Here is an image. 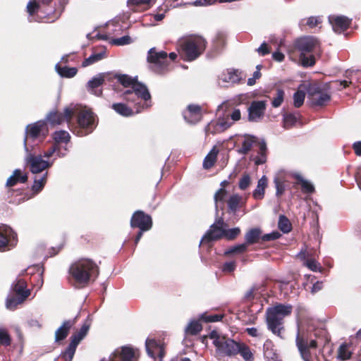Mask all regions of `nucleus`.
Instances as JSON below:
<instances>
[{"mask_svg": "<svg viewBox=\"0 0 361 361\" xmlns=\"http://www.w3.org/2000/svg\"><path fill=\"white\" fill-rule=\"evenodd\" d=\"M117 78L126 88L123 92V99L135 104V113L150 106L151 95L146 85L128 75H121Z\"/></svg>", "mask_w": 361, "mask_h": 361, "instance_id": "nucleus-1", "label": "nucleus"}, {"mask_svg": "<svg viewBox=\"0 0 361 361\" xmlns=\"http://www.w3.org/2000/svg\"><path fill=\"white\" fill-rule=\"evenodd\" d=\"M69 271L77 283L86 285L92 278L97 277L99 267L92 259L82 258L72 264Z\"/></svg>", "mask_w": 361, "mask_h": 361, "instance_id": "nucleus-2", "label": "nucleus"}, {"mask_svg": "<svg viewBox=\"0 0 361 361\" xmlns=\"http://www.w3.org/2000/svg\"><path fill=\"white\" fill-rule=\"evenodd\" d=\"M295 47L300 52V61L302 66L314 65V54L320 51L319 42L317 38L312 36L300 37L295 42Z\"/></svg>", "mask_w": 361, "mask_h": 361, "instance_id": "nucleus-3", "label": "nucleus"}, {"mask_svg": "<svg viewBox=\"0 0 361 361\" xmlns=\"http://www.w3.org/2000/svg\"><path fill=\"white\" fill-rule=\"evenodd\" d=\"M291 305L277 304L269 307L266 312V320L269 330L273 334L281 335L283 318L292 312Z\"/></svg>", "mask_w": 361, "mask_h": 361, "instance_id": "nucleus-4", "label": "nucleus"}, {"mask_svg": "<svg viewBox=\"0 0 361 361\" xmlns=\"http://www.w3.org/2000/svg\"><path fill=\"white\" fill-rule=\"evenodd\" d=\"M180 46L184 59L191 61L202 54L206 47V41L200 36H193L180 42Z\"/></svg>", "mask_w": 361, "mask_h": 361, "instance_id": "nucleus-5", "label": "nucleus"}, {"mask_svg": "<svg viewBox=\"0 0 361 361\" xmlns=\"http://www.w3.org/2000/svg\"><path fill=\"white\" fill-rule=\"evenodd\" d=\"M11 290L16 296L8 295L6 300V307L8 310H13L29 297L30 290L27 288V283L22 279H17L12 283Z\"/></svg>", "mask_w": 361, "mask_h": 361, "instance_id": "nucleus-6", "label": "nucleus"}, {"mask_svg": "<svg viewBox=\"0 0 361 361\" xmlns=\"http://www.w3.org/2000/svg\"><path fill=\"white\" fill-rule=\"evenodd\" d=\"M210 338L213 340V344L216 348V353L219 356H233L238 354L240 343L221 336L214 331L211 332Z\"/></svg>", "mask_w": 361, "mask_h": 361, "instance_id": "nucleus-7", "label": "nucleus"}, {"mask_svg": "<svg viewBox=\"0 0 361 361\" xmlns=\"http://www.w3.org/2000/svg\"><path fill=\"white\" fill-rule=\"evenodd\" d=\"M241 118L240 109L234 108L228 110L224 118H219L215 122L209 123L206 127V132L208 133H217L223 132L230 128L233 123L238 121Z\"/></svg>", "mask_w": 361, "mask_h": 361, "instance_id": "nucleus-8", "label": "nucleus"}, {"mask_svg": "<svg viewBox=\"0 0 361 361\" xmlns=\"http://www.w3.org/2000/svg\"><path fill=\"white\" fill-rule=\"evenodd\" d=\"M77 107L74 115H78V123L81 128L80 132L78 134L80 136L85 135L92 130L94 124V116L93 113L86 107H81L78 105H72Z\"/></svg>", "mask_w": 361, "mask_h": 361, "instance_id": "nucleus-9", "label": "nucleus"}, {"mask_svg": "<svg viewBox=\"0 0 361 361\" xmlns=\"http://www.w3.org/2000/svg\"><path fill=\"white\" fill-rule=\"evenodd\" d=\"M224 219L220 217L217 219L215 222L210 226L209 230L203 235L200 241V244L209 243L212 240H216L224 238Z\"/></svg>", "mask_w": 361, "mask_h": 361, "instance_id": "nucleus-10", "label": "nucleus"}, {"mask_svg": "<svg viewBox=\"0 0 361 361\" xmlns=\"http://www.w3.org/2000/svg\"><path fill=\"white\" fill-rule=\"evenodd\" d=\"M76 108L70 105L64 109L63 113L58 111L50 112L47 116V120L53 126L60 125L65 121L69 123L74 116Z\"/></svg>", "mask_w": 361, "mask_h": 361, "instance_id": "nucleus-11", "label": "nucleus"}, {"mask_svg": "<svg viewBox=\"0 0 361 361\" xmlns=\"http://www.w3.org/2000/svg\"><path fill=\"white\" fill-rule=\"evenodd\" d=\"M147 61L160 71H164L169 65L167 53L164 51H158L155 47L148 51Z\"/></svg>", "mask_w": 361, "mask_h": 361, "instance_id": "nucleus-12", "label": "nucleus"}, {"mask_svg": "<svg viewBox=\"0 0 361 361\" xmlns=\"http://www.w3.org/2000/svg\"><path fill=\"white\" fill-rule=\"evenodd\" d=\"M130 226L133 228H139L142 231H148L152 226V218L142 211H137L131 218Z\"/></svg>", "mask_w": 361, "mask_h": 361, "instance_id": "nucleus-13", "label": "nucleus"}, {"mask_svg": "<svg viewBox=\"0 0 361 361\" xmlns=\"http://www.w3.org/2000/svg\"><path fill=\"white\" fill-rule=\"evenodd\" d=\"M27 164L30 166V170L32 173H38L51 166L47 160L42 159V156L29 154L26 157Z\"/></svg>", "mask_w": 361, "mask_h": 361, "instance_id": "nucleus-14", "label": "nucleus"}, {"mask_svg": "<svg viewBox=\"0 0 361 361\" xmlns=\"http://www.w3.org/2000/svg\"><path fill=\"white\" fill-rule=\"evenodd\" d=\"M44 130H47L46 124L44 121H37L27 127L26 135L24 140V145L26 151H28L27 143L30 140H34L37 138Z\"/></svg>", "mask_w": 361, "mask_h": 361, "instance_id": "nucleus-15", "label": "nucleus"}, {"mask_svg": "<svg viewBox=\"0 0 361 361\" xmlns=\"http://www.w3.org/2000/svg\"><path fill=\"white\" fill-rule=\"evenodd\" d=\"M266 101H254L248 109V119L252 122L261 120L266 110Z\"/></svg>", "mask_w": 361, "mask_h": 361, "instance_id": "nucleus-16", "label": "nucleus"}, {"mask_svg": "<svg viewBox=\"0 0 361 361\" xmlns=\"http://www.w3.org/2000/svg\"><path fill=\"white\" fill-rule=\"evenodd\" d=\"M184 119L189 123H196L202 119L201 106L197 104H190L183 112Z\"/></svg>", "mask_w": 361, "mask_h": 361, "instance_id": "nucleus-17", "label": "nucleus"}, {"mask_svg": "<svg viewBox=\"0 0 361 361\" xmlns=\"http://www.w3.org/2000/svg\"><path fill=\"white\" fill-rule=\"evenodd\" d=\"M329 21L332 25L335 32L341 33L348 29L350 24V20L343 16H331Z\"/></svg>", "mask_w": 361, "mask_h": 361, "instance_id": "nucleus-18", "label": "nucleus"}, {"mask_svg": "<svg viewBox=\"0 0 361 361\" xmlns=\"http://www.w3.org/2000/svg\"><path fill=\"white\" fill-rule=\"evenodd\" d=\"M107 73H101L94 76L87 83V91L97 96L102 95V91L97 88L103 85Z\"/></svg>", "mask_w": 361, "mask_h": 361, "instance_id": "nucleus-19", "label": "nucleus"}, {"mask_svg": "<svg viewBox=\"0 0 361 361\" xmlns=\"http://www.w3.org/2000/svg\"><path fill=\"white\" fill-rule=\"evenodd\" d=\"M218 78L224 83L235 84L242 79V73L235 69H226L219 75Z\"/></svg>", "mask_w": 361, "mask_h": 361, "instance_id": "nucleus-20", "label": "nucleus"}, {"mask_svg": "<svg viewBox=\"0 0 361 361\" xmlns=\"http://www.w3.org/2000/svg\"><path fill=\"white\" fill-rule=\"evenodd\" d=\"M145 346L149 356L152 358H155L157 355L159 358V361H162L161 359L164 355V350L162 345L157 343V342L154 339H147Z\"/></svg>", "mask_w": 361, "mask_h": 361, "instance_id": "nucleus-21", "label": "nucleus"}, {"mask_svg": "<svg viewBox=\"0 0 361 361\" xmlns=\"http://www.w3.org/2000/svg\"><path fill=\"white\" fill-rule=\"evenodd\" d=\"M296 344L300 351L301 357L305 361H310V348H316L317 342L314 340H312L309 343L301 339L299 336L296 338Z\"/></svg>", "mask_w": 361, "mask_h": 361, "instance_id": "nucleus-22", "label": "nucleus"}, {"mask_svg": "<svg viewBox=\"0 0 361 361\" xmlns=\"http://www.w3.org/2000/svg\"><path fill=\"white\" fill-rule=\"evenodd\" d=\"M75 324V319L64 321L55 332V341L59 342L64 340Z\"/></svg>", "mask_w": 361, "mask_h": 361, "instance_id": "nucleus-23", "label": "nucleus"}, {"mask_svg": "<svg viewBox=\"0 0 361 361\" xmlns=\"http://www.w3.org/2000/svg\"><path fill=\"white\" fill-rule=\"evenodd\" d=\"M157 0H128V6L134 11H146L151 8Z\"/></svg>", "mask_w": 361, "mask_h": 361, "instance_id": "nucleus-24", "label": "nucleus"}, {"mask_svg": "<svg viewBox=\"0 0 361 361\" xmlns=\"http://www.w3.org/2000/svg\"><path fill=\"white\" fill-rule=\"evenodd\" d=\"M262 230L259 228H251L245 235V243H247V246L257 243L262 240Z\"/></svg>", "mask_w": 361, "mask_h": 361, "instance_id": "nucleus-25", "label": "nucleus"}, {"mask_svg": "<svg viewBox=\"0 0 361 361\" xmlns=\"http://www.w3.org/2000/svg\"><path fill=\"white\" fill-rule=\"evenodd\" d=\"M264 356L267 361H279V355L274 349V345L269 340H267L264 343Z\"/></svg>", "mask_w": 361, "mask_h": 361, "instance_id": "nucleus-26", "label": "nucleus"}, {"mask_svg": "<svg viewBox=\"0 0 361 361\" xmlns=\"http://www.w3.org/2000/svg\"><path fill=\"white\" fill-rule=\"evenodd\" d=\"M267 183V178L265 176H262L258 180L257 188L252 192V196L255 200H262L264 198Z\"/></svg>", "mask_w": 361, "mask_h": 361, "instance_id": "nucleus-27", "label": "nucleus"}, {"mask_svg": "<svg viewBox=\"0 0 361 361\" xmlns=\"http://www.w3.org/2000/svg\"><path fill=\"white\" fill-rule=\"evenodd\" d=\"M27 180L26 173H23L20 169H16L13 174L8 178L6 186L11 187L15 185L18 182L25 183Z\"/></svg>", "mask_w": 361, "mask_h": 361, "instance_id": "nucleus-28", "label": "nucleus"}, {"mask_svg": "<svg viewBox=\"0 0 361 361\" xmlns=\"http://www.w3.org/2000/svg\"><path fill=\"white\" fill-rule=\"evenodd\" d=\"M298 257L304 262V265L310 270L313 271L318 270L319 264L314 259H307L309 253L306 250H301V251L298 254Z\"/></svg>", "mask_w": 361, "mask_h": 361, "instance_id": "nucleus-29", "label": "nucleus"}, {"mask_svg": "<svg viewBox=\"0 0 361 361\" xmlns=\"http://www.w3.org/2000/svg\"><path fill=\"white\" fill-rule=\"evenodd\" d=\"M218 153V149L216 147H214L204 159V169H209L214 166V163L216 162Z\"/></svg>", "mask_w": 361, "mask_h": 361, "instance_id": "nucleus-30", "label": "nucleus"}, {"mask_svg": "<svg viewBox=\"0 0 361 361\" xmlns=\"http://www.w3.org/2000/svg\"><path fill=\"white\" fill-rule=\"evenodd\" d=\"M330 100V96L326 92H314L312 94V103L316 106H323Z\"/></svg>", "mask_w": 361, "mask_h": 361, "instance_id": "nucleus-31", "label": "nucleus"}, {"mask_svg": "<svg viewBox=\"0 0 361 361\" xmlns=\"http://www.w3.org/2000/svg\"><path fill=\"white\" fill-rule=\"evenodd\" d=\"M53 139L54 140L55 145L59 147L60 145L67 144L71 139V136L67 131L59 130L56 131L53 135Z\"/></svg>", "mask_w": 361, "mask_h": 361, "instance_id": "nucleus-32", "label": "nucleus"}, {"mask_svg": "<svg viewBox=\"0 0 361 361\" xmlns=\"http://www.w3.org/2000/svg\"><path fill=\"white\" fill-rule=\"evenodd\" d=\"M90 323L86 322L85 323L82 327L80 329V330L72 335L71 337V341L76 342L77 344H79V343L85 338V336L87 335L89 329H90Z\"/></svg>", "mask_w": 361, "mask_h": 361, "instance_id": "nucleus-33", "label": "nucleus"}, {"mask_svg": "<svg viewBox=\"0 0 361 361\" xmlns=\"http://www.w3.org/2000/svg\"><path fill=\"white\" fill-rule=\"evenodd\" d=\"M55 68L59 75L64 78H73L77 74L78 72V69L76 68H69L67 66L61 67L59 64L56 65Z\"/></svg>", "mask_w": 361, "mask_h": 361, "instance_id": "nucleus-34", "label": "nucleus"}, {"mask_svg": "<svg viewBox=\"0 0 361 361\" xmlns=\"http://www.w3.org/2000/svg\"><path fill=\"white\" fill-rule=\"evenodd\" d=\"M293 177L296 178L301 185L302 190L304 192L312 193L314 192V185L308 180L304 179L301 175L295 173L293 175Z\"/></svg>", "mask_w": 361, "mask_h": 361, "instance_id": "nucleus-35", "label": "nucleus"}, {"mask_svg": "<svg viewBox=\"0 0 361 361\" xmlns=\"http://www.w3.org/2000/svg\"><path fill=\"white\" fill-rule=\"evenodd\" d=\"M242 201V197L238 194L231 195L227 201L228 208L230 212L235 213Z\"/></svg>", "mask_w": 361, "mask_h": 361, "instance_id": "nucleus-36", "label": "nucleus"}, {"mask_svg": "<svg viewBox=\"0 0 361 361\" xmlns=\"http://www.w3.org/2000/svg\"><path fill=\"white\" fill-rule=\"evenodd\" d=\"M227 195V191L221 188L219 190L216 191V192L214 195V201H215V207H216V212H218V208L219 207H221V209L223 208L224 202Z\"/></svg>", "mask_w": 361, "mask_h": 361, "instance_id": "nucleus-37", "label": "nucleus"}, {"mask_svg": "<svg viewBox=\"0 0 361 361\" xmlns=\"http://www.w3.org/2000/svg\"><path fill=\"white\" fill-rule=\"evenodd\" d=\"M112 108L120 115L123 116H130L133 115L134 111L125 104L117 103L112 105Z\"/></svg>", "mask_w": 361, "mask_h": 361, "instance_id": "nucleus-38", "label": "nucleus"}, {"mask_svg": "<svg viewBox=\"0 0 361 361\" xmlns=\"http://www.w3.org/2000/svg\"><path fill=\"white\" fill-rule=\"evenodd\" d=\"M78 345L76 342L71 341L66 350L61 354V357L65 361H72Z\"/></svg>", "mask_w": 361, "mask_h": 361, "instance_id": "nucleus-39", "label": "nucleus"}, {"mask_svg": "<svg viewBox=\"0 0 361 361\" xmlns=\"http://www.w3.org/2000/svg\"><path fill=\"white\" fill-rule=\"evenodd\" d=\"M105 58V51L94 53L85 59L82 63V67L88 66Z\"/></svg>", "mask_w": 361, "mask_h": 361, "instance_id": "nucleus-40", "label": "nucleus"}, {"mask_svg": "<svg viewBox=\"0 0 361 361\" xmlns=\"http://www.w3.org/2000/svg\"><path fill=\"white\" fill-rule=\"evenodd\" d=\"M240 354L245 361H253L254 356L250 350V348L245 344L240 343L239 344V351H238V354Z\"/></svg>", "mask_w": 361, "mask_h": 361, "instance_id": "nucleus-41", "label": "nucleus"}, {"mask_svg": "<svg viewBox=\"0 0 361 361\" xmlns=\"http://www.w3.org/2000/svg\"><path fill=\"white\" fill-rule=\"evenodd\" d=\"M255 137L253 136H246L242 143L241 148L238 150L239 153L246 154L252 148L255 142Z\"/></svg>", "mask_w": 361, "mask_h": 361, "instance_id": "nucleus-42", "label": "nucleus"}, {"mask_svg": "<svg viewBox=\"0 0 361 361\" xmlns=\"http://www.w3.org/2000/svg\"><path fill=\"white\" fill-rule=\"evenodd\" d=\"M278 226L284 233H287L291 231V224L288 218L283 215L279 216Z\"/></svg>", "mask_w": 361, "mask_h": 361, "instance_id": "nucleus-43", "label": "nucleus"}, {"mask_svg": "<svg viewBox=\"0 0 361 361\" xmlns=\"http://www.w3.org/2000/svg\"><path fill=\"white\" fill-rule=\"evenodd\" d=\"M202 329V324L199 322L193 320L188 324L185 328V331L187 334L195 335L198 334Z\"/></svg>", "mask_w": 361, "mask_h": 361, "instance_id": "nucleus-44", "label": "nucleus"}, {"mask_svg": "<svg viewBox=\"0 0 361 361\" xmlns=\"http://www.w3.org/2000/svg\"><path fill=\"white\" fill-rule=\"evenodd\" d=\"M47 173H46L39 179L35 178L34 180V183H33L32 188V190L35 193L39 192L43 189V188L47 182Z\"/></svg>", "mask_w": 361, "mask_h": 361, "instance_id": "nucleus-45", "label": "nucleus"}, {"mask_svg": "<svg viewBox=\"0 0 361 361\" xmlns=\"http://www.w3.org/2000/svg\"><path fill=\"white\" fill-rule=\"evenodd\" d=\"M247 243H244L242 244H238V245L231 247L229 249H228L227 250H226L224 254L226 255H228L234 254V253H238V254L243 253L247 250Z\"/></svg>", "mask_w": 361, "mask_h": 361, "instance_id": "nucleus-46", "label": "nucleus"}, {"mask_svg": "<svg viewBox=\"0 0 361 361\" xmlns=\"http://www.w3.org/2000/svg\"><path fill=\"white\" fill-rule=\"evenodd\" d=\"M240 229L238 227L230 229L224 228V238L228 240H234L240 234Z\"/></svg>", "mask_w": 361, "mask_h": 361, "instance_id": "nucleus-47", "label": "nucleus"}, {"mask_svg": "<svg viewBox=\"0 0 361 361\" xmlns=\"http://www.w3.org/2000/svg\"><path fill=\"white\" fill-rule=\"evenodd\" d=\"M305 97V92L302 90H298L293 95L294 106L297 108L301 106L303 104Z\"/></svg>", "mask_w": 361, "mask_h": 361, "instance_id": "nucleus-48", "label": "nucleus"}, {"mask_svg": "<svg viewBox=\"0 0 361 361\" xmlns=\"http://www.w3.org/2000/svg\"><path fill=\"white\" fill-rule=\"evenodd\" d=\"M274 183L276 187V195L277 197H281L286 190V184L283 180L279 179V178H275L274 180Z\"/></svg>", "mask_w": 361, "mask_h": 361, "instance_id": "nucleus-49", "label": "nucleus"}, {"mask_svg": "<svg viewBox=\"0 0 361 361\" xmlns=\"http://www.w3.org/2000/svg\"><path fill=\"white\" fill-rule=\"evenodd\" d=\"M133 42V39L128 35H125L121 37L115 38L111 40V44L117 46H123L130 44Z\"/></svg>", "mask_w": 361, "mask_h": 361, "instance_id": "nucleus-50", "label": "nucleus"}, {"mask_svg": "<svg viewBox=\"0 0 361 361\" xmlns=\"http://www.w3.org/2000/svg\"><path fill=\"white\" fill-rule=\"evenodd\" d=\"M284 92L282 90H277L276 96L273 99L271 104L274 108L280 106L283 101Z\"/></svg>", "mask_w": 361, "mask_h": 361, "instance_id": "nucleus-51", "label": "nucleus"}, {"mask_svg": "<svg viewBox=\"0 0 361 361\" xmlns=\"http://www.w3.org/2000/svg\"><path fill=\"white\" fill-rule=\"evenodd\" d=\"M338 357L343 360H348L350 357V353L348 350V345L346 344H342L340 346L338 349Z\"/></svg>", "mask_w": 361, "mask_h": 361, "instance_id": "nucleus-52", "label": "nucleus"}, {"mask_svg": "<svg viewBox=\"0 0 361 361\" xmlns=\"http://www.w3.org/2000/svg\"><path fill=\"white\" fill-rule=\"evenodd\" d=\"M296 121L297 118L294 115H286L283 118V126L286 128H290L296 123Z\"/></svg>", "mask_w": 361, "mask_h": 361, "instance_id": "nucleus-53", "label": "nucleus"}, {"mask_svg": "<svg viewBox=\"0 0 361 361\" xmlns=\"http://www.w3.org/2000/svg\"><path fill=\"white\" fill-rule=\"evenodd\" d=\"M0 343L4 345H9L11 338L5 329H0Z\"/></svg>", "mask_w": 361, "mask_h": 361, "instance_id": "nucleus-54", "label": "nucleus"}, {"mask_svg": "<svg viewBox=\"0 0 361 361\" xmlns=\"http://www.w3.org/2000/svg\"><path fill=\"white\" fill-rule=\"evenodd\" d=\"M54 152H56L59 157H63L66 154V153H62L60 152L59 147H58L56 145H54L48 151L44 153L43 157L46 158H49L53 155Z\"/></svg>", "mask_w": 361, "mask_h": 361, "instance_id": "nucleus-55", "label": "nucleus"}, {"mask_svg": "<svg viewBox=\"0 0 361 361\" xmlns=\"http://www.w3.org/2000/svg\"><path fill=\"white\" fill-rule=\"evenodd\" d=\"M39 8V4L35 0H30L27 5V11L30 15H32Z\"/></svg>", "mask_w": 361, "mask_h": 361, "instance_id": "nucleus-56", "label": "nucleus"}, {"mask_svg": "<svg viewBox=\"0 0 361 361\" xmlns=\"http://www.w3.org/2000/svg\"><path fill=\"white\" fill-rule=\"evenodd\" d=\"M250 184V177L247 174H245L239 181V188L241 190H245Z\"/></svg>", "mask_w": 361, "mask_h": 361, "instance_id": "nucleus-57", "label": "nucleus"}, {"mask_svg": "<svg viewBox=\"0 0 361 361\" xmlns=\"http://www.w3.org/2000/svg\"><path fill=\"white\" fill-rule=\"evenodd\" d=\"M280 236H281L280 233H279L278 231H273L270 233L263 235L262 236V240L264 242L271 241V240L278 239Z\"/></svg>", "mask_w": 361, "mask_h": 361, "instance_id": "nucleus-58", "label": "nucleus"}, {"mask_svg": "<svg viewBox=\"0 0 361 361\" xmlns=\"http://www.w3.org/2000/svg\"><path fill=\"white\" fill-rule=\"evenodd\" d=\"M201 319L206 322H216L220 321L222 319V315L214 314L207 316L206 314H202Z\"/></svg>", "mask_w": 361, "mask_h": 361, "instance_id": "nucleus-59", "label": "nucleus"}, {"mask_svg": "<svg viewBox=\"0 0 361 361\" xmlns=\"http://www.w3.org/2000/svg\"><path fill=\"white\" fill-rule=\"evenodd\" d=\"M260 66L258 65L257 66V71H255L253 73V76L252 78H250L248 80H247V85H250V86H252V85H254L256 82V80L257 79H259L261 76V73H260Z\"/></svg>", "mask_w": 361, "mask_h": 361, "instance_id": "nucleus-60", "label": "nucleus"}, {"mask_svg": "<svg viewBox=\"0 0 361 361\" xmlns=\"http://www.w3.org/2000/svg\"><path fill=\"white\" fill-rule=\"evenodd\" d=\"M218 0H195L192 5L195 6H206L215 4Z\"/></svg>", "mask_w": 361, "mask_h": 361, "instance_id": "nucleus-61", "label": "nucleus"}, {"mask_svg": "<svg viewBox=\"0 0 361 361\" xmlns=\"http://www.w3.org/2000/svg\"><path fill=\"white\" fill-rule=\"evenodd\" d=\"M321 23L320 18L319 17H310L307 20V25L310 27H315L317 25Z\"/></svg>", "mask_w": 361, "mask_h": 361, "instance_id": "nucleus-62", "label": "nucleus"}, {"mask_svg": "<svg viewBox=\"0 0 361 361\" xmlns=\"http://www.w3.org/2000/svg\"><path fill=\"white\" fill-rule=\"evenodd\" d=\"M236 267L235 262H228L224 264L223 271L226 272L233 271Z\"/></svg>", "mask_w": 361, "mask_h": 361, "instance_id": "nucleus-63", "label": "nucleus"}, {"mask_svg": "<svg viewBox=\"0 0 361 361\" xmlns=\"http://www.w3.org/2000/svg\"><path fill=\"white\" fill-rule=\"evenodd\" d=\"M254 161H255V163L256 165H260V164H264L267 161L266 154L265 153H259V154L254 159Z\"/></svg>", "mask_w": 361, "mask_h": 361, "instance_id": "nucleus-64", "label": "nucleus"}]
</instances>
